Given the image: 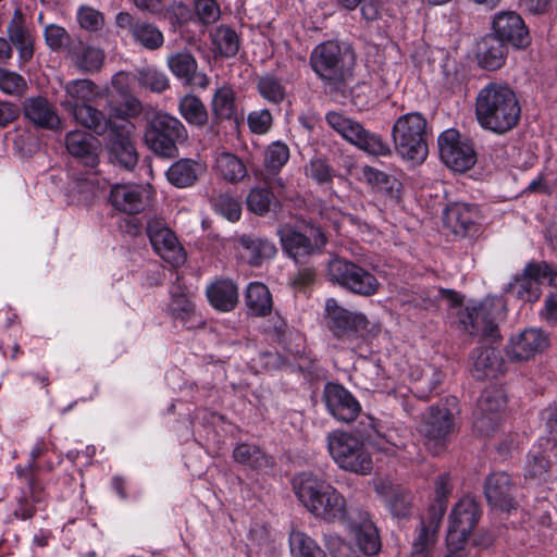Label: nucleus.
Returning a JSON list of instances; mask_svg holds the SVG:
<instances>
[{
    "label": "nucleus",
    "mask_w": 557,
    "mask_h": 557,
    "mask_svg": "<svg viewBox=\"0 0 557 557\" xmlns=\"http://www.w3.org/2000/svg\"><path fill=\"white\" fill-rule=\"evenodd\" d=\"M446 502H434V504L429 507L428 516L421 520L420 527L416 530V533H423L424 531V533L432 534L433 540L437 541L438 529L446 512Z\"/></svg>",
    "instance_id": "54"
},
{
    "label": "nucleus",
    "mask_w": 557,
    "mask_h": 557,
    "mask_svg": "<svg viewBox=\"0 0 557 557\" xmlns=\"http://www.w3.org/2000/svg\"><path fill=\"white\" fill-rule=\"evenodd\" d=\"M520 115L518 98L508 85L493 82L478 92L475 117L482 128L503 135L517 126Z\"/></svg>",
    "instance_id": "1"
},
{
    "label": "nucleus",
    "mask_w": 557,
    "mask_h": 557,
    "mask_svg": "<svg viewBox=\"0 0 557 557\" xmlns=\"http://www.w3.org/2000/svg\"><path fill=\"white\" fill-rule=\"evenodd\" d=\"M44 37L49 49L54 52L66 50L69 42L73 40L67 30L57 24L47 25L44 29Z\"/></svg>",
    "instance_id": "58"
},
{
    "label": "nucleus",
    "mask_w": 557,
    "mask_h": 557,
    "mask_svg": "<svg viewBox=\"0 0 557 557\" xmlns=\"http://www.w3.org/2000/svg\"><path fill=\"white\" fill-rule=\"evenodd\" d=\"M203 171L201 163L193 159H181L168 169L166 178L173 186L186 188L193 186Z\"/></svg>",
    "instance_id": "35"
},
{
    "label": "nucleus",
    "mask_w": 557,
    "mask_h": 557,
    "mask_svg": "<svg viewBox=\"0 0 557 557\" xmlns=\"http://www.w3.org/2000/svg\"><path fill=\"white\" fill-rule=\"evenodd\" d=\"M288 159V146L282 141H274L265 150L264 164L271 172H277L286 164Z\"/></svg>",
    "instance_id": "55"
},
{
    "label": "nucleus",
    "mask_w": 557,
    "mask_h": 557,
    "mask_svg": "<svg viewBox=\"0 0 557 557\" xmlns=\"http://www.w3.org/2000/svg\"><path fill=\"white\" fill-rule=\"evenodd\" d=\"M66 59L79 73L94 74L102 69L106 52L102 48L76 37L73 38L72 42H69Z\"/></svg>",
    "instance_id": "22"
},
{
    "label": "nucleus",
    "mask_w": 557,
    "mask_h": 557,
    "mask_svg": "<svg viewBox=\"0 0 557 557\" xmlns=\"http://www.w3.org/2000/svg\"><path fill=\"white\" fill-rule=\"evenodd\" d=\"M505 370L500 352L493 347L475 348L470 356V372L476 380L494 379Z\"/></svg>",
    "instance_id": "29"
},
{
    "label": "nucleus",
    "mask_w": 557,
    "mask_h": 557,
    "mask_svg": "<svg viewBox=\"0 0 557 557\" xmlns=\"http://www.w3.org/2000/svg\"><path fill=\"white\" fill-rule=\"evenodd\" d=\"M507 404L505 391L499 386L486 387L479 400L475 411L474 428L482 435H490L499 422V412Z\"/></svg>",
    "instance_id": "15"
},
{
    "label": "nucleus",
    "mask_w": 557,
    "mask_h": 557,
    "mask_svg": "<svg viewBox=\"0 0 557 557\" xmlns=\"http://www.w3.org/2000/svg\"><path fill=\"white\" fill-rule=\"evenodd\" d=\"M109 200L117 211L136 214L143 211L147 203V191L139 185L115 184L111 187Z\"/></svg>",
    "instance_id": "28"
},
{
    "label": "nucleus",
    "mask_w": 557,
    "mask_h": 557,
    "mask_svg": "<svg viewBox=\"0 0 557 557\" xmlns=\"http://www.w3.org/2000/svg\"><path fill=\"white\" fill-rule=\"evenodd\" d=\"M136 79L139 86L157 94H161L170 87V79L166 74L153 66L137 70Z\"/></svg>",
    "instance_id": "50"
},
{
    "label": "nucleus",
    "mask_w": 557,
    "mask_h": 557,
    "mask_svg": "<svg viewBox=\"0 0 557 557\" xmlns=\"http://www.w3.org/2000/svg\"><path fill=\"white\" fill-rule=\"evenodd\" d=\"M355 541L359 549L369 556L375 555L381 547L376 527L370 520H363L352 528Z\"/></svg>",
    "instance_id": "44"
},
{
    "label": "nucleus",
    "mask_w": 557,
    "mask_h": 557,
    "mask_svg": "<svg viewBox=\"0 0 557 557\" xmlns=\"http://www.w3.org/2000/svg\"><path fill=\"white\" fill-rule=\"evenodd\" d=\"M210 39L215 52L224 58H233L240 47L237 33L227 25H220L210 34Z\"/></svg>",
    "instance_id": "41"
},
{
    "label": "nucleus",
    "mask_w": 557,
    "mask_h": 557,
    "mask_svg": "<svg viewBox=\"0 0 557 557\" xmlns=\"http://www.w3.org/2000/svg\"><path fill=\"white\" fill-rule=\"evenodd\" d=\"M276 234L282 250L296 263H306L308 258L319 253L326 244L320 227L313 225L281 224Z\"/></svg>",
    "instance_id": "7"
},
{
    "label": "nucleus",
    "mask_w": 557,
    "mask_h": 557,
    "mask_svg": "<svg viewBox=\"0 0 557 557\" xmlns=\"http://www.w3.org/2000/svg\"><path fill=\"white\" fill-rule=\"evenodd\" d=\"M245 301L249 312L256 317H264L272 311V296L269 288L259 282L248 284Z\"/></svg>",
    "instance_id": "39"
},
{
    "label": "nucleus",
    "mask_w": 557,
    "mask_h": 557,
    "mask_svg": "<svg viewBox=\"0 0 557 557\" xmlns=\"http://www.w3.org/2000/svg\"><path fill=\"white\" fill-rule=\"evenodd\" d=\"M64 97L60 100V107L67 113L69 107H79L92 102L99 96V87L88 78H76L62 85Z\"/></svg>",
    "instance_id": "31"
},
{
    "label": "nucleus",
    "mask_w": 557,
    "mask_h": 557,
    "mask_svg": "<svg viewBox=\"0 0 557 557\" xmlns=\"http://www.w3.org/2000/svg\"><path fill=\"white\" fill-rule=\"evenodd\" d=\"M22 109L25 119L38 128L57 132L63 127L57 108L44 96L25 98Z\"/></svg>",
    "instance_id": "24"
},
{
    "label": "nucleus",
    "mask_w": 557,
    "mask_h": 557,
    "mask_svg": "<svg viewBox=\"0 0 557 557\" xmlns=\"http://www.w3.org/2000/svg\"><path fill=\"white\" fill-rule=\"evenodd\" d=\"M147 233L154 251L168 263L180 267L186 261V253L175 234L160 221L148 223Z\"/></svg>",
    "instance_id": "17"
},
{
    "label": "nucleus",
    "mask_w": 557,
    "mask_h": 557,
    "mask_svg": "<svg viewBox=\"0 0 557 557\" xmlns=\"http://www.w3.org/2000/svg\"><path fill=\"white\" fill-rule=\"evenodd\" d=\"M17 475L24 485L13 515L17 519L27 520L33 518L37 508L45 503L46 493L36 476H33L32 469H17Z\"/></svg>",
    "instance_id": "23"
},
{
    "label": "nucleus",
    "mask_w": 557,
    "mask_h": 557,
    "mask_svg": "<svg viewBox=\"0 0 557 557\" xmlns=\"http://www.w3.org/2000/svg\"><path fill=\"white\" fill-rule=\"evenodd\" d=\"M106 187L104 181H100L95 174H89L77 178L72 190L77 194L79 201L89 205L104 191Z\"/></svg>",
    "instance_id": "49"
},
{
    "label": "nucleus",
    "mask_w": 557,
    "mask_h": 557,
    "mask_svg": "<svg viewBox=\"0 0 557 557\" xmlns=\"http://www.w3.org/2000/svg\"><path fill=\"white\" fill-rule=\"evenodd\" d=\"M389 511L399 518L407 517L410 513L412 495L411 493L400 486H393L388 484H381L377 487Z\"/></svg>",
    "instance_id": "37"
},
{
    "label": "nucleus",
    "mask_w": 557,
    "mask_h": 557,
    "mask_svg": "<svg viewBox=\"0 0 557 557\" xmlns=\"http://www.w3.org/2000/svg\"><path fill=\"white\" fill-rule=\"evenodd\" d=\"M195 12L198 20L206 25L215 23L221 14L215 0H195Z\"/></svg>",
    "instance_id": "62"
},
{
    "label": "nucleus",
    "mask_w": 557,
    "mask_h": 557,
    "mask_svg": "<svg viewBox=\"0 0 557 557\" xmlns=\"http://www.w3.org/2000/svg\"><path fill=\"white\" fill-rule=\"evenodd\" d=\"M213 207L218 213L231 222H236L242 215V202L228 194H221L213 199Z\"/></svg>",
    "instance_id": "56"
},
{
    "label": "nucleus",
    "mask_w": 557,
    "mask_h": 557,
    "mask_svg": "<svg viewBox=\"0 0 557 557\" xmlns=\"http://www.w3.org/2000/svg\"><path fill=\"white\" fill-rule=\"evenodd\" d=\"M436 542L430 533H416L408 557H432Z\"/></svg>",
    "instance_id": "63"
},
{
    "label": "nucleus",
    "mask_w": 557,
    "mask_h": 557,
    "mask_svg": "<svg viewBox=\"0 0 557 557\" xmlns=\"http://www.w3.org/2000/svg\"><path fill=\"white\" fill-rule=\"evenodd\" d=\"M249 129L253 134H267L272 127L273 116L268 109L253 110L247 116Z\"/></svg>",
    "instance_id": "60"
},
{
    "label": "nucleus",
    "mask_w": 557,
    "mask_h": 557,
    "mask_svg": "<svg viewBox=\"0 0 557 557\" xmlns=\"http://www.w3.org/2000/svg\"><path fill=\"white\" fill-rule=\"evenodd\" d=\"M67 114L79 125L92 129L98 134L104 133L108 128L110 129V125H113L108 121L106 114L95 108L91 102L85 104L81 103L79 107L70 106Z\"/></svg>",
    "instance_id": "36"
},
{
    "label": "nucleus",
    "mask_w": 557,
    "mask_h": 557,
    "mask_svg": "<svg viewBox=\"0 0 557 557\" xmlns=\"http://www.w3.org/2000/svg\"><path fill=\"white\" fill-rule=\"evenodd\" d=\"M516 492V484L504 471L492 472L485 479L484 495L494 508L507 512L515 510L517 508Z\"/></svg>",
    "instance_id": "21"
},
{
    "label": "nucleus",
    "mask_w": 557,
    "mask_h": 557,
    "mask_svg": "<svg viewBox=\"0 0 557 557\" xmlns=\"http://www.w3.org/2000/svg\"><path fill=\"white\" fill-rule=\"evenodd\" d=\"M67 152L83 164L95 168L98 164L97 140L83 131H71L65 135Z\"/></svg>",
    "instance_id": "30"
},
{
    "label": "nucleus",
    "mask_w": 557,
    "mask_h": 557,
    "mask_svg": "<svg viewBox=\"0 0 557 557\" xmlns=\"http://www.w3.org/2000/svg\"><path fill=\"white\" fill-rule=\"evenodd\" d=\"M115 26L125 30L135 46L148 51L159 50L164 45V35L153 22L135 17L129 12H119L114 20Z\"/></svg>",
    "instance_id": "13"
},
{
    "label": "nucleus",
    "mask_w": 557,
    "mask_h": 557,
    "mask_svg": "<svg viewBox=\"0 0 557 557\" xmlns=\"http://www.w3.org/2000/svg\"><path fill=\"white\" fill-rule=\"evenodd\" d=\"M306 175L319 184L329 183L334 176V170L323 159L311 160L305 168Z\"/></svg>",
    "instance_id": "61"
},
{
    "label": "nucleus",
    "mask_w": 557,
    "mask_h": 557,
    "mask_svg": "<svg viewBox=\"0 0 557 557\" xmlns=\"http://www.w3.org/2000/svg\"><path fill=\"white\" fill-rule=\"evenodd\" d=\"M178 112L184 120L194 126L203 127L208 122V111L200 98L185 95L178 103Z\"/></svg>",
    "instance_id": "43"
},
{
    "label": "nucleus",
    "mask_w": 557,
    "mask_h": 557,
    "mask_svg": "<svg viewBox=\"0 0 557 557\" xmlns=\"http://www.w3.org/2000/svg\"><path fill=\"white\" fill-rule=\"evenodd\" d=\"M327 124L346 140L374 156H388L389 146L381 136L367 131L359 122L344 116L338 112H329L325 116Z\"/></svg>",
    "instance_id": "11"
},
{
    "label": "nucleus",
    "mask_w": 557,
    "mask_h": 557,
    "mask_svg": "<svg viewBox=\"0 0 557 557\" xmlns=\"http://www.w3.org/2000/svg\"><path fill=\"white\" fill-rule=\"evenodd\" d=\"M481 509L472 497L461 498L454 507L449 518L447 545H463L475 528Z\"/></svg>",
    "instance_id": "14"
},
{
    "label": "nucleus",
    "mask_w": 557,
    "mask_h": 557,
    "mask_svg": "<svg viewBox=\"0 0 557 557\" xmlns=\"http://www.w3.org/2000/svg\"><path fill=\"white\" fill-rule=\"evenodd\" d=\"M171 315L183 323H186L195 313V306L186 296L180 285L171 289V302L169 305Z\"/></svg>",
    "instance_id": "51"
},
{
    "label": "nucleus",
    "mask_w": 557,
    "mask_h": 557,
    "mask_svg": "<svg viewBox=\"0 0 557 557\" xmlns=\"http://www.w3.org/2000/svg\"><path fill=\"white\" fill-rule=\"evenodd\" d=\"M187 129L175 116L157 112L148 121L145 141L149 149L161 158L177 157V144L187 138Z\"/></svg>",
    "instance_id": "6"
},
{
    "label": "nucleus",
    "mask_w": 557,
    "mask_h": 557,
    "mask_svg": "<svg viewBox=\"0 0 557 557\" xmlns=\"http://www.w3.org/2000/svg\"><path fill=\"white\" fill-rule=\"evenodd\" d=\"M77 21L81 28L88 33L100 32L106 24L103 14L89 5L78 8Z\"/></svg>",
    "instance_id": "57"
},
{
    "label": "nucleus",
    "mask_w": 557,
    "mask_h": 557,
    "mask_svg": "<svg viewBox=\"0 0 557 557\" xmlns=\"http://www.w3.org/2000/svg\"><path fill=\"white\" fill-rule=\"evenodd\" d=\"M504 41L494 35L484 37L476 49V59L485 70L495 71L500 69L506 61L507 48Z\"/></svg>",
    "instance_id": "33"
},
{
    "label": "nucleus",
    "mask_w": 557,
    "mask_h": 557,
    "mask_svg": "<svg viewBox=\"0 0 557 557\" xmlns=\"http://www.w3.org/2000/svg\"><path fill=\"white\" fill-rule=\"evenodd\" d=\"M545 280L557 288V268L545 261L529 262L521 274L507 285L506 293L523 302H535L541 297V284Z\"/></svg>",
    "instance_id": "8"
},
{
    "label": "nucleus",
    "mask_w": 557,
    "mask_h": 557,
    "mask_svg": "<svg viewBox=\"0 0 557 557\" xmlns=\"http://www.w3.org/2000/svg\"><path fill=\"white\" fill-rule=\"evenodd\" d=\"M239 245L242 258L253 267L261 265L264 260L273 258L277 252L275 245L265 238L244 235L239 238Z\"/></svg>",
    "instance_id": "34"
},
{
    "label": "nucleus",
    "mask_w": 557,
    "mask_h": 557,
    "mask_svg": "<svg viewBox=\"0 0 557 557\" xmlns=\"http://www.w3.org/2000/svg\"><path fill=\"white\" fill-rule=\"evenodd\" d=\"M257 88L260 96L273 104H280L286 97V88L282 82L269 74L259 77Z\"/></svg>",
    "instance_id": "53"
},
{
    "label": "nucleus",
    "mask_w": 557,
    "mask_h": 557,
    "mask_svg": "<svg viewBox=\"0 0 557 557\" xmlns=\"http://www.w3.org/2000/svg\"><path fill=\"white\" fill-rule=\"evenodd\" d=\"M329 274L343 288L360 296H372L380 287L374 274L343 258H334L329 262Z\"/></svg>",
    "instance_id": "10"
},
{
    "label": "nucleus",
    "mask_w": 557,
    "mask_h": 557,
    "mask_svg": "<svg viewBox=\"0 0 557 557\" xmlns=\"http://www.w3.org/2000/svg\"><path fill=\"white\" fill-rule=\"evenodd\" d=\"M364 176L369 184L383 193L391 199H398L400 193V182L393 175L373 168L364 169Z\"/></svg>",
    "instance_id": "48"
},
{
    "label": "nucleus",
    "mask_w": 557,
    "mask_h": 557,
    "mask_svg": "<svg viewBox=\"0 0 557 557\" xmlns=\"http://www.w3.org/2000/svg\"><path fill=\"white\" fill-rule=\"evenodd\" d=\"M548 469L549 462L544 455H532L531 459L527 465L525 478L545 481L548 473Z\"/></svg>",
    "instance_id": "64"
},
{
    "label": "nucleus",
    "mask_w": 557,
    "mask_h": 557,
    "mask_svg": "<svg viewBox=\"0 0 557 557\" xmlns=\"http://www.w3.org/2000/svg\"><path fill=\"white\" fill-rule=\"evenodd\" d=\"M210 305L222 312L233 311L238 305V287L232 280H218L206 290Z\"/></svg>",
    "instance_id": "32"
},
{
    "label": "nucleus",
    "mask_w": 557,
    "mask_h": 557,
    "mask_svg": "<svg viewBox=\"0 0 557 557\" xmlns=\"http://www.w3.org/2000/svg\"><path fill=\"white\" fill-rule=\"evenodd\" d=\"M27 89V83L23 76L15 72L0 67V90L8 95L21 96Z\"/></svg>",
    "instance_id": "59"
},
{
    "label": "nucleus",
    "mask_w": 557,
    "mask_h": 557,
    "mask_svg": "<svg viewBox=\"0 0 557 557\" xmlns=\"http://www.w3.org/2000/svg\"><path fill=\"white\" fill-rule=\"evenodd\" d=\"M133 125L128 121L110 125L107 145L109 159L126 170H133L138 161V154L131 139Z\"/></svg>",
    "instance_id": "16"
},
{
    "label": "nucleus",
    "mask_w": 557,
    "mask_h": 557,
    "mask_svg": "<svg viewBox=\"0 0 557 557\" xmlns=\"http://www.w3.org/2000/svg\"><path fill=\"white\" fill-rule=\"evenodd\" d=\"M426 119L419 112L399 116L394 123L392 136L397 153L413 163H422L429 153Z\"/></svg>",
    "instance_id": "4"
},
{
    "label": "nucleus",
    "mask_w": 557,
    "mask_h": 557,
    "mask_svg": "<svg viewBox=\"0 0 557 557\" xmlns=\"http://www.w3.org/2000/svg\"><path fill=\"white\" fill-rule=\"evenodd\" d=\"M293 490L299 502L318 518L325 521H345L344 496L325 480L313 473H301L293 480Z\"/></svg>",
    "instance_id": "2"
},
{
    "label": "nucleus",
    "mask_w": 557,
    "mask_h": 557,
    "mask_svg": "<svg viewBox=\"0 0 557 557\" xmlns=\"http://www.w3.org/2000/svg\"><path fill=\"white\" fill-rule=\"evenodd\" d=\"M326 442L332 459L341 469L359 475L371 473L373 461L359 437L337 430L327 434Z\"/></svg>",
    "instance_id": "5"
},
{
    "label": "nucleus",
    "mask_w": 557,
    "mask_h": 557,
    "mask_svg": "<svg viewBox=\"0 0 557 557\" xmlns=\"http://www.w3.org/2000/svg\"><path fill=\"white\" fill-rule=\"evenodd\" d=\"M354 53L338 41L318 45L310 54V66L323 84L339 89L351 75Z\"/></svg>",
    "instance_id": "3"
},
{
    "label": "nucleus",
    "mask_w": 557,
    "mask_h": 557,
    "mask_svg": "<svg viewBox=\"0 0 557 557\" xmlns=\"http://www.w3.org/2000/svg\"><path fill=\"white\" fill-rule=\"evenodd\" d=\"M479 210L474 205L454 202L444 211V225L455 235L466 237L478 231Z\"/></svg>",
    "instance_id": "26"
},
{
    "label": "nucleus",
    "mask_w": 557,
    "mask_h": 557,
    "mask_svg": "<svg viewBox=\"0 0 557 557\" xmlns=\"http://www.w3.org/2000/svg\"><path fill=\"white\" fill-rule=\"evenodd\" d=\"M324 400L329 412L345 423L354 421L361 410L358 400L339 384H326Z\"/></svg>",
    "instance_id": "25"
},
{
    "label": "nucleus",
    "mask_w": 557,
    "mask_h": 557,
    "mask_svg": "<svg viewBox=\"0 0 557 557\" xmlns=\"http://www.w3.org/2000/svg\"><path fill=\"white\" fill-rule=\"evenodd\" d=\"M215 171L225 181L235 183L243 180L247 170L243 161L233 153L221 152L215 159Z\"/></svg>",
    "instance_id": "45"
},
{
    "label": "nucleus",
    "mask_w": 557,
    "mask_h": 557,
    "mask_svg": "<svg viewBox=\"0 0 557 557\" xmlns=\"http://www.w3.org/2000/svg\"><path fill=\"white\" fill-rule=\"evenodd\" d=\"M233 458L236 462L251 469L271 468L272 457L268 456L260 447L248 443H238L233 449Z\"/></svg>",
    "instance_id": "40"
},
{
    "label": "nucleus",
    "mask_w": 557,
    "mask_h": 557,
    "mask_svg": "<svg viewBox=\"0 0 557 557\" xmlns=\"http://www.w3.org/2000/svg\"><path fill=\"white\" fill-rule=\"evenodd\" d=\"M437 144L441 159L451 170L465 172L474 165L476 154L472 144L462 138L456 129L444 131Z\"/></svg>",
    "instance_id": "12"
},
{
    "label": "nucleus",
    "mask_w": 557,
    "mask_h": 557,
    "mask_svg": "<svg viewBox=\"0 0 557 557\" xmlns=\"http://www.w3.org/2000/svg\"><path fill=\"white\" fill-rule=\"evenodd\" d=\"M247 209L257 215H264L271 207L276 205V199L269 188L253 187L246 198Z\"/></svg>",
    "instance_id": "52"
},
{
    "label": "nucleus",
    "mask_w": 557,
    "mask_h": 557,
    "mask_svg": "<svg viewBox=\"0 0 557 557\" xmlns=\"http://www.w3.org/2000/svg\"><path fill=\"white\" fill-rule=\"evenodd\" d=\"M166 64L171 73L183 82L190 79L198 70L197 60L188 50L171 53Z\"/></svg>",
    "instance_id": "46"
},
{
    "label": "nucleus",
    "mask_w": 557,
    "mask_h": 557,
    "mask_svg": "<svg viewBox=\"0 0 557 557\" xmlns=\"http://www.w3.org/2000/svg\"><path fill=\"white\" fill-rule=\"evenodd\" d=\"M289 548L293 557H327L313 539L299 530L290 532Z\"/></svg>",
    "instance_id": "47"
},
{
    "label": "nucleus",
    "mask_w": 557,
    "mask_h": 557,
    "mask_svg": "<svg viewBox=\"0 0 557 557\" xmlns=\"http://www.w3.org/2000/svg\"><path fill=\"white\" fill-rule=\"evenodd\" d=\"M7 36L11 47L13 46L17 50L21 63L33 59L35 39L20 9L14 11L7 25Z\"/></svg>",
    "instance_id": "27"
},
{
    "label": "nucleus",
    "mask_w": 557,
    "mask_h": 557,
    "mask_svg": "<svg viewBox=\"0 0 557 557\" xmlns=\"http://www.w3.org/2000/svg\"><path fill=\"white\" fill-rule=\"evenodd\" d=\"M469 333L481 335L484 339L494 342L499 337L498 326L490 319L486 304L472 308L468 312Z\"/></svg>",
    "instance_id": "38"
},
{
    "label": "nucleus",
    "mask_w": 557,
    "mask_h": 557,
    "mask_svg": "<svg viewBox=\"0 0 557 557\" xmlns=\"http://www.w3.org/2000/svg\"><path fill=\"white\" fill-rule=\"evenodd\" d=\"M457 399L448 398L446 404L431 407L423 418L420 432L435 445L444 443L455 431L454 416L447 405L455 406Z\"/></svg>",
    "instance_id": "18"
},
{
    "label": "nucleus",
    "mask_w": 557,
    "mask_h": 557,
    "mask_svg": "<svg viewBox=\"0 0 557 557\" xmlns=\"http://www.w3.org/2000/svg\"><path fill=\"white\" fill-rule=\"evenodd\" d=\"M211 109L216 120H236L235 91L230 86L218 88L212 97Z\"/></svg>",
    "instance_id": "42"
},
{
    "label": "nucleus",
    "mask_w": 557,
    "mask_h": 557,
    "mask_svg": "<svg viewBox=\"0 0 557 557\" xmlns=\"http://www.w3.org/2000/svg\"><path fill=\"white\" fill-rule=\"evenodd\" d=\"M325 324L339 341L354 346L368 332V320L364 314L349 311L342 307L335 298L325 300Z\"/></svg>",
    "instance_id": "9"
},
{
    "label": "nucleus",
    "mask_w": 557,
    "mask_h": 557,
    "mask_svg": "<svg viewBox=\"0 0 557 557\" xmlns=\"http://www.w3.org/2000/svg\"><path fill=\"white\" fill-rule=\"evenodd\" d=\"M492 28L495 37L513 48L522 49L531 42L524 21L515 11H500L495 14Z\"/></svg>",
    "instance_id": "20"
},
{
    "label": "nucleus",
    "mask_w": 557,
    "mask_h": 557,
    "mask_svg": "<svg viewBox=\"0 0 557 557\" xmlns=\"http://www.w3.org/2000/svg\"><path fill=\"white\" fill-rule=\"evenodd\" d=\"M549 347V336L542 329L529 327L512 336L506 347L507 356L515 361H527Z\"/></svg>",
    "instance_id": "19"
}]
</instances>
